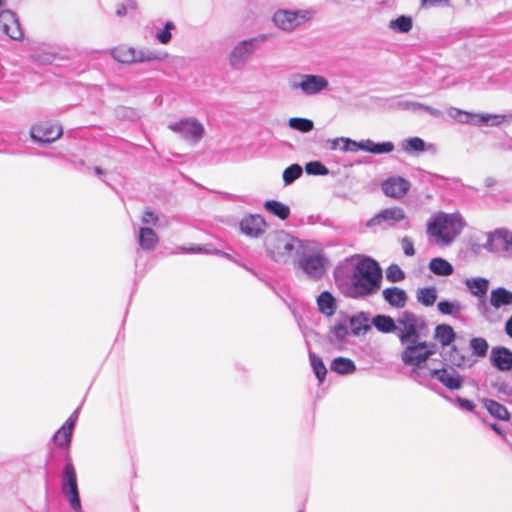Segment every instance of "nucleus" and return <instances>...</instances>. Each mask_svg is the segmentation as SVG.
<instances>
[{
	"label": "nucleus",
	"instance_id": "nucleus-37",
	"mask_svg": "<svg viewBox=\"0 0 512 512\" xmlns=\"http://www.w3.org/2000/svg\"><path fill=\"white\" fill-rule=\"evenodd\" d=\"M439 312L443 315L457 316L463 309V306L457 302L440 301L437 304Z\"/></svg>",
	"mask_w": 512,
	"mask_h": 512
},
{
	"label": "nucleus",
	"instance_id": "nucleus-11",
	"mask_svg": "<svg viewBox=\"0 0 512 512\" xmlns=\"http://www.w3.org/2000/svg\"><path fill=\"white\" fill-rule=\"evenodd\" d=\"M0 28L11 39L20 40L23 37L19 21L10 10L4 9L0 11Z\"/></svg>",
	"mask_w": 512,
	"mask_h": 512
},
{
	"label": "nucleus",
	"instance_id": "nucleus-46",
	"mask_svg": "<svg viewBox=\"0 0 512 512\" xmlns=\"http://www.w3.org/2000/svg\"><path fill=\"white\" fill-rule=\"evenodd\" d=\"M175 28V25L173 22L168 21L164 28L159 31L156 35L157 40L161 44H167L171 40V30Z\"/></svg>",
	"mask_w": 512,
	"mask_h": 512
},
{
	"label": "nucleus",
	"instance_id": "nucleus-40",
	"mask_svg": "<svg viewBox=\"0 0 512 512\" xmlns=\"http://www.w3.org/2000/svg\"><path fill=\"white\" fill-rule=\"evenodd\" d=\"M390 28L402 33H406L412 28V19L409 16H399L390 22Z\"/></svg>",
	"mask_w": 512,
	"mask_h": 512
},
{
	"label": "nucleus",
	"instance_id": "nucleus-52",
	"mask_svg": "<svg viewBox=\"0 0 512 512\" xmlns=\"http://www.w3.org/2000/svg\"><path fill=\"white\" fill-rule=\"evenodd\" d=\"M458 403L459 405L467 410V411H473L476 407V405L471 401V400H468V399H458Z\"/></svg>",
	"mask_w": 512,
	"mask_h": 512
},
{
	"label": "nucleus",
	"instance_id": "nucleus-27",
	"mask_svg": "<svg viewBox=\"0 0 512 512\" xmlns=\"http://www.w3.org/2000/svg\"><path fill=\"white\" fill-rule=\"evenodd\" d=\"M405 218V213L400 207H391L382 210L378 213L372 221L376 224H380L383 221H401Z\"/></svg>",
	"mask_w": 512,
	"mask_h": 512
},
{
	"label": "nucleus",
	"instance_id": "nucleus-30",
	"mask_svg": "<svg viewBox=\"0 0 512 512\" xmlns=\"http://www.w3.org/2000/svg\"><path fill=\"white\" fill-rule=\"evenodd\" d=\"M317 304L320 312L327 316H331L335 313V299L331 293L324 291L317 298Z\"/></svg>",
	"mask_w": 512,
	"mask_h": 512
},
{
	"label": "nucleus",
	"instance_id": "nucleus-25",
	"mask_svg": "<svg viewBox=\"0 0 512 512\" xmlns=\"http://www.w3.org/2000/svg\"><path fill=\"white\" fill-rule=\"evenodd\" d=\"M434 338L438 340L442 346H450L456 338V333L451 325L439 324L434 330Z\"/></svg>",
	"mask_w": 512,
	"mask_h": 512
},
{
	"label": "nucleus",
	"instance_id": "nucleus-48",
	"mask_svg": "<svg viewBox=\"0 0 512 512\" xmlns=\"http://www.w3.org/2000/svg\"><path fill=\"white\" fill-rule=\"evenodd\" d=\"M400 243L406 256L412 257L415 255L414 244L411 238L405 236L400 240Z\"/></svg>",
	"mask_w": 512,
	"mask_h": 512
},
{
	"label": "nucleus",
	"instance_id": "nucleus-38",
	"mask_svg": "<svg viewBox=\"0 0 512 512\" xmlns=\"http://www.w3.org/2000/svg\"><path fill=\"white\" fill-rule=\"evenodd\" d=\"M349 324L353 334L359 335L370 329L367 319L362 316H353L349 319Z\"/></svg>",
	"mask_w": 512,
	"mask_h": 512
},
{
	"label": "nucleus",
	"instance_id": "nucleus-36",
	"mask_svg": "<svg viewBox=\"0 0 512 512\" xmlns=\"http://www.w3.org/2000/svg\"><path fill=\"white\" fill-rule=\"evenodd\" d=\"M470 348L477 357L483 358L488 352L489 345L486 339L474 337L470 340Z\"/></svg>",
	"mask_w": 512,
	"mask_h": 512
},
{
	"label": "nucleus",
	"instance_id": "nucleus-6",
	"mask_svg": "<svg viewBox=\"0 0 512 512\" xmlns=\"http://www.w3.org/2000/svg\"><path fill=\"white\" fill-rule=\"evenodd\" d=\"M424 326L423 322L410 311L402 312L396 320L397 337L402 344L420 339L419 330Z\"/></svg>",
	"mask_w": 512,
	"mask_h": 512
},
{
	"label": "nucleus",
	"instance_id": "nucleus-14",
	"mask_svg": "<svg viewBox=\"0 0 512 512\" xmlns=\"http://www.w3.org/2000/svg\"><path fill=\"white\" fill-rule=\"evenodd\" d=\"M490 360L499 371L508 372L512 370V351L506 347H494L491 350Z\"/></svg>",
	"mask_w": 512,
	"mask_h": 512
},
{
	"label": "nucleus",
	"instance_id": "nucleus-20",
	"mask_svg": "<svg viewBox=\"0 0 512 512\" xmlns=\"http://www.w3.org/2000/svg\"><path fill=\"white\" fill-rule=\"evenodd\" d=\"M254 40H244L231 52L230 63L233 66L242 64L253 53Z\"/></svg>",
	"mask_w": 512,
	"mask_h": 512
},
{
	"label": "nucleus",
	"instance_id": "nucleus-53",
	"mask_svg": "<svg viewBox=\"0 0 512 512\" xmlns=\"http://www.w3.org/2000/svg\"><path fill=\"white\" fill-rule=\"evenodd\" d=\"M505 332L509 337L512 338V316L506 322Z\"/></svg>",
	"mask_w": 512,
	"mask_h": 512
},
{
	"label": "nucleus",
	"instance_id": "nucleus-9",
	"mask_svg": "<svg viewBox=\"0 0 512 512\" xmlns=\"http://www.w3.org/2000/svg\"><path fill=\"white\" fill-rule=\"evenodd\" d=\"M299 266L308 276L320 278L325 272V257L321 251H317L304 256Z\"/></svg>",
	"mask_w": 512,
	"mask_h": 512
},
{
	"label": "nucleus",
	"instance_id": "nucleus-18",
	"mask_svg": "<svg viewBox=\"0 0 512 512\" xmlns=\"http://www.w3.org/2000/svg\"><path fill=\"white\" fill-rule=\"evenodd\" d=\"M298 86L306 94H316L327 88L328 81L322 76L305 75Z\"/></svg>",
	"mask_w": 512,
	"mask_h": 512
},
{
	"label": "nucleus",
	"instance_id": "nucleus-19",
	"mask_svg": "<svg viewBox=\"0 0 512 512\" xmlns=\"http://www.w3.org/2000/svg\"><path fill=\"white\" fill-rule=\"evenodd\" d=\"M75 425V418L69 417L63 426L55 433L54 443L61 448H68Z\"/></svg>",
	"mask_w": 512,
	"mask_h": 512
},
{
	"label": "nucleus",
	"instance_id": "nucleus-34",
	"mask_svg": "<svg viewBox=\"0 0 512 512\" xmlns=\"http://www.w3.org/2000/svg\"><path fill=\"white\" fill-rule=\"evenodd\" d=\"M372 323L382 333L396 331V321L390 316L377 315L373 318Z\"/></svg>",
	"mask_w": 512,
	"mask_h": 512
},
{
	"label": "nucleus",
	"instance_id": "nucleus-45",
	"mask_svg": "<svg viewBox=\"0 0 512 512\" xmlns=\"http://www.w3.org/2000/svg\"><path fill=\"white\" fill-rule=\"evenodd\" d=\"M386 277L391 282H399L405 278L403 270L398 265H390L386 270Z\"/></svg>",
	"mask_w": 512,
	"mask_h": 512
},
{
	"label": "nucleus",
	"instance_id": "nucleus-43",
	"mask_svg": "<svg viewBox=\"0 0 512 512\" xmlns=\"http://www.w3.org/2000/svg\"><path fill=\"white\" fill-rule=\"evenodd\" d=\"M305 171L309 175H327L328 168L319 161H311L305 165Z\"/></svg>",
	"mask_w": 512,
	"mask_h": 512
},
{
	"label": "nucleus",
	"instance_id": "nucleus-16",
	"mask_svg": "<svg viewBox=\"0 0 512 512\" xmlns=\"http://www.w3.org/2000/svg\"><path fill=\"white\" fill-rule=\"evenodd\" d=\"M448 361L459 368L471 367L476 360L469 354L465 346L453 345L448 352Z\"/></svg>",
	"mask_w": 512,
	"mask_h": 512
},
{
	"label": "nucleus",
	"instance_id": "nucleus-5",
	"mask_svg": "<svg viewBox=\"0 0 512 512\" xmlns=\"http://www.w3.org/2000/svg\"><path fill=\"white\" fill-rule=\"evenodd\" d=\"M328 144L331 150H340L343 152H357L363 150L374 154H384L390 153L394 149L392 142L375 143L370 139L357 142L345 137L330 139L328 140Z\"/></svg>",
	"mask_w": 512,
	"mask_h": 512
},
{
	"label": "nucleus",
	"instance_id": "nucleus-29",
	"mask_svg": "<svg viewBox=\"0 0 512 512\" xmlns=\"http://www.w3.org/2000/svg\"><path fill=\"white\" fill-rule=\"evenodd\" d=\"M264 208L281 220H286L290 216V208L277 200H267Z\"/></svg>",
	"mask_w": 512,
	"mask_h": 512
},
{
	"label": "nucleus",
	"instance_id": "nucleus-35",
	"mask_svg": "<svg viewBox=\"0 0 512 512\" xmlns=\"http://www.w3.org/2000/svg\"><path fill=\"white\" fill-rule=\"evenodd\" d=\"M417 299L424 306H432L437 299V290L435 287L422 288L417 293Z\"/></svg>",
	"mask_w": 512,
	"mask_h": 512
},
{
	"label": "nucleus",
	"instance_id": "nucleus-49",
	"mask_svg": "<svg viewBox=\"0 0 512 512\" xmlns=\"http://www.w3.org/2000/svg\"><path fill=\"white\" fill-rule=\"evenodd\" d=\"M142 222L145 224L156 225L158 222V216L150 210H146L142 216Z\"/></svg>",
	"mask_w": 512,
	"mask_h": 512
},
{
	"label": "nucleus",
	"instance_id": "nucleus-1",
	"mask_svg": "<svg viewBox=\"0 0 512 512\" xmlns=\"http://www.w3.org/2000/svg\"><path fill=\"white\" fill-rule=\"evenodd\" d=\"M268 254L275 262L287 263L303 250V242L285 231H276L266 239Z\"/></svg>",
	"mask_w": 512,
	"mask_h": 512
},
{
	"label": "nucleus",
	"instance_id": "nucleus-13",
	"mask_svg": "<svg viewBox=\"0 0 512 512\" xmlns=\"http://www.w3.org/2000/svg\"><path fill=\"white\" fill-rule=\"evenodd\" d=\"M381 187L386 196L400 199L407 194L410 183L402 177H391L383 181Z\"/></svg>",
	"mask_w": 512,
	"mask_h": 512
},
{
	"label": "nucleus",
	"instance_id": "nucleus-56",
	"mask_svg": "<svg viewBox=\"0 0 512 512\" xmlns=\"http://www.w3.org/2000/svg\"><path fill=\"white\" fill-rule=\"evenodd\" d=\"M94 171H95V173H96L97 175H102V174L104 173L103 169H102L101 167H99V166H96V167L94 168Z\"/></svg>",
	"mask_w": 512,
	"mask_h": 512
},
{
	"label": "nucleus",
	"instance_id": "nucleus-8",
	"mask_svg": "<svg viewBox=\"0 0 512 512\" xmlns=\"http://www.w3.org/2000/svg\"><path fill=\"white\" fill-rule=\"evenodd\" d=\"M312 17L313 13L309 10L290 11L280 9L274 13L273 22L280 29L290 31L307 22Z\"/></svg>",
	"mask_w": 512,
	"mask_h": 512
},
{
	"label": "nucleus",
	"instance_id": "nucleus-50",
	"mask_svg": "<svg viewBox=\"0 0 512 512\" xmlns=\"http://www.w3.org/2000/svg\"><path fill=\"white\" fill-rule=\"evenodd\" d=\"M333 331L338 339H343L348 334L347 326L345 323L336 324Z\"/></svg>",
	"mask_w": 512,
	"mask_h": 512
},
{
	"label": "nucleus",
	"instance_id": "nucleus-57",
	"mask_svg": "<svg viewBox=\"0 0 512 512\" xmlns=\"http://www.w3.org/2000/svg\"><path fill=\"white\" fill-rule=\"evenodd\" d=\"M5 4H6V0H0V11L4 10Z\"/></svg>",
	"mask_w": 512,
	"mask_h": 512
},
{
	"label": "nucleus",
	"instance_id": "nucleus-23",
	"mask_svg": "<svg viewBox=\"0 0 512 512\" xmlns=\"http://www.w3.org/2000/svg\"><path fill=\"white\" fill-rule=\"evenodd\" d=\"M482 404L492 417L501 421L510 420V412L504 405L500 404L499 402L492 399H483Z\"/></svg>",
	"mask_w": 512,
	"mask_h": 512
},
{
	"label": "nucleus",
	"instance_id": "nucleus-41",
	"mask_svg": "<svg viewBox=\"0 0 512 512\" xmlns=\"http://www.w3.org/2000/svg\"><path fill=\"white\" fill-rule=\"evenodd\" d=\"M288 123L291 128L304 133L311 131L314 127L313 121L306 118H290Z\"/></svg>",
	"mask_w": 512,
	"mask_h": 512
},
{
	"label": "nucleus",
	"instance_id": "nucleus-47",
	"mask_svg": "<svg viewBox=\"0 0 512 512\" xmlns=\"http://www.w3.org/2000/svg\"><path fill=\"white\" fill-rule=\"evenodd\" d=\"M405 150L422 152L425 150V142L419 137L410 138L406 141Z\"/></svg>",
	"mask_w": 512,
	"mask_h": 512
},
{
	"label": "nucleus",
	"instance_id": "nucleus-54",
	"mask_svg": "<svg viewBox=\"0 0 512 512\" xmlns=\"http://www.w3.org/2000/svg\"><path fill=\"white\" fill-rule=\"evenodd\" d=\"M489 427L495 431L498 435L502 436V437H505V433L503 432V430L495 423H490L489 424Z\"/></svg>",
	"mask_w": 512,
	"mask_h": 512
},
{
	"label": "nucleus",
	"instance_id": "nucleus-17",
	"mask_svg": "<svg viewBox=\"0 0 512 512\" xmlns=\"http://www.w3.org/2000/svg\"><path fill=\"white\" fill-rule=\"evenodd\" d=\"M173 129L195 142L199 141L204 134L203 126L197 121L181 120L173 126Z\"/></svg>",
	"mask_w": 512,
	"mask_h": 512
},
{
	"label": "nucleus",
	"instance_id": "nucleus-24",
	"mask_svg": "<svg viewBox=\"0 0 512 512\" xmlns=\"http://www.w3.org/2000/svg\"><path fill=\"white\" fill-rule=\"evenodd\" d=\"M490 303L496 309L511 305L512 292L502 287L493 289L490 293Z\"/></svg>",
	"mask_w": 512,
	"mask_h": 512
},
{
	"label": "nucleus",
	"instance_id": "nucleus-22",
	"mask_svg": "<svg viewBox=\"0 0 512 512\" xmlns=\"http://www.w3.org/2000/svg\"><path fill=\"white\" fill-rule=\"evenodd\" d=\"M469 122L474 125L498 126L506 121L502 114H469Z\"/></svg>",
	"mask_w": 512,
	"mask_h": 512
},
{
	"label": "nucleus",
	"instance_id": "nucleus-15",
	"mask_svg": "<svg viewBox=\"0 0 512 512\" xmlns=\"http://www.w3.org/2000/svg\"><path fill=\"white\" fill-rule=\"evenodd\" d=\"M432 378H436L445 387L451 390H458L462 387L463 380L454 370L446 368L433 369L430 373Z\"/></svg>",
	"mask_w": 512,
	"mask_h": 512
},
{
	"label": "nucleus",
	"instance_id": "nucleus-28",
	"mask_svg": "<svg viewBox=\"0 0 512 512\" xmlns=\"http://www.w3.org/2000/svg\"><path fill=\"white\" fill-rule=\"evenodd\" d=\"M159 238L154 230L143 227L139 230V244L143 250H153L158 244Z\"/></svg>",
	"mask_w": 512,
	"mask_h": 512
},
{
	"label": "nucleus",
	"instance_id": "nucleus-10",
	"mask_svg": "<svg viewBox=\"0 0 512 512\" xmlns=\"http://www.w3.org/2000/svg\"><path fill=\"white\" fill-rule=\"evenodd\" d=\"M63 134L62 126L49 120L41 121L36 125L34 141L51 143L59 139Z\"/></svg>",
	"mask_w": 512,
	"mask_h": 512
},
{
	"label": "nucleus",
	"instance_id": "nucleus-42",
	"mask_svg": "<svg viewBox=\"0 0 512 512\" xmlns=\"http://www.w3.org/2000/svg\"><path fill=\"white\" fill-rule=\"evenodd\" d=\"M310 359L313 371L317 379L319 380V382H323L327 374V369L323 361L315 355L311 356Z\"/></svg>",
	"mask_w": 512,
	"mask_h": 512
},
{
	"label": "nucleus",
	"instance_id": "nucleus-12",
	"mask_svg": "<svg viewBox=\"0 0 512 512\" xmlns=\"http://www.w3.org/2000/svg\"><path fill=\"white\" fill-rule=\"evenodd\" d=\"M240 230L248 237L258 238L265 233L266 222L264 218L258 214L248 215L240 221Z\"/></svg>",
	"mask_w": 512,
	"mask_h": 512
},
{
	"label": "nucleus",
	"instance_id": "nucleus-2",
	"mask_svg": "<svg viewBox=\"0 0 512 512\" xmlns=\"http://www.w3.org/2000/svg\"><path fill=\"white\" fill-rule=\"evenodd\" d=\"M382 271L376 261L370 258L361 259L353 273V286L359 295L365 296L380 288Z\"/></svg>",
	"mask_w": 512,
	"mask_h": 512
},
{
	"label": "nucleus",
	"instance_id": "nucleus-55",
	"mask_svg": "<svg viewBox=\"0 0 512 512\" xmlns=\"http://www.w3.org/2000/svg\"><path fill=\"white\" fill-rule=\"evenodd\" d=\"M55 59L54 55L38 56V60L42 63H51Z\"/></svg>",
	"mask_w": 512,
	"mask_h": 512
},
{
	"label": "nucleus",
	"instance_id": "nucleus-7",
	"mask_svg": "<svg viewBox=\"0 0 512 512\" xmlns=\"http://www.w3.org/2000/svg\"><path fill=\"white\" fill-rule=\"evenodd\" d=\"M62 493L69 501L73 510L76 512H81L82 506L79 497L77 474L75 467L70 459H68L63 471Z\"/></svg>",
	"mask_w": 512,
	"mask_h": 512
},
{
	"label": "nucleus",
	"instance_id": "nucleus-3",
	"mask_svg": "<svg viewBox=\"0 0 512 512\" xmlns=\"http://www.w3.org/2000/svg\"><path fill=\"white\" fill-rule=\"evenodd\" d=\"M462 223L458 217L439 214L428 223L427 232L441 244H449L461 231Z\"/></svg>",
	"mask_w": 512,
	"mask_h": 512
},
{
	"label": "nucleus",
	"instance_id": "nucleus-51",
	"mask_svg": "<svg viewBox=\"0 0 512 512\" xmlns=\"http://www.w3.org/2000/svg\"><path fill=\"white\" fill-rule=\"evenodd\" d=\"M450 0H421L423 7H433L438 5H449Z\"/></svg>",
	"mask_w": 512,
	"mask_h": 512
},
{
	"label": "nucleus",
	"instance_id": "nucleus-21",
	"mask_svg": "<svg viewBox=\"0 0 512 512\" xmlns=\"http://www.w3.org/2000/svg\"><path fill=\"white\" fill-rule=\"evenodd\" d=\"M384 299L393 307L403 308L407 302L406 292L398 287L386 288L382 292Z\"/></svg>",
	"mask_w": 512,
	"mask_h": 512
},
{
	"label": "nucleus",
	"instance_id": "nucleus-26",
	"mask_svg": "<svg viewBox=\"0 0 512 512\" xmlns=\"http://www.w3.org/2000/svg\"><path fill=\"white\" fill-rule=\"evenodd\" d=\"M113 57L120 63L130 64L143 61V58L136 55V51L127 46H120L113 50Z\"/></svg>",
	"mask_w": 512,
	"mask_h": 512
},
{
	"label": "nucleus",
	"instance_id": "nucleus-31",
	"mask_svg": "<svg viewBox=\"0 0 512 512\" xmlns=\"http://www.w3.org/2000/svg\"><path fill=\"white\" fill-rule=\"evenodd\" d=\"M330 368L333 372L341 375L351 374L356 370L354 362L344 357L335 358L332 361Z\"/></svg>",
	"mask_w": 512,
	"mask_h": 512
},
{
	"label": "nucleus",
	"instance_id": "nucleus-33",
	"mask_svg": "<svg viewBox=\"0 0 512 512\" xmlns=\"http://www.w3.org/2000/svg\"><path fill=\"white\" fill-rule=\"evenodd\" d=\"M429 269L436 275L449 276L453 273V266L445 259L433 258L429 263Z\"/></svg>",
	"mask_w": 512,
	"mask_h": 512
},
{
	"label": "nucleus",
	"instance_id": "nucleus-4",
	"mask_svg": "<svg viewBox=\"0 0 512 512\" xmlns=\"http://www.w3.org/2000/svg\"><path fill=\"white\" fill-rule=\"evenodd\" d=\"M436 352V345L432 342L412 340L406 343L401 352L402 362L413 370L425 367L427 360Z\"/></svg>",
	"mask_w": 512,
	"mask_h": 512
},
{
	"label": "nucleus",
	"instance_id": "nucleus-32",
	"mask_svg": "<svg viewBox=\"0 0 512 512\" xmlns=\"http://www.w3.org/2000/svg\"><path fill=\"white\" fill-rule=\"evenodd\" d=\"M466 286L474 296L483 297L488 291L489 281L485 278H471L466 280Z\"/></svg>",
	"mask_w": 512,
	"mask_h": 512
},
{
	"label": "nucleus",
	"instance_id": "nucleus-44",
	"mask_svg": "<svg viewBox=\"0 0 512 512\" xmlns=\"http://www.w3.org/2000/svg\"><path fill=\"white\" fill-rule=\"evenodd\" d=\"M136 9V0H125L123 3H119L116 5L115 13L119 17H124L127 15L128 10L134 11Z\"/></svg>",
	"mask_w": 512,
	"mask_h": 512
},
{
	"label": "nucleus",
	"instance_id": "nucleus-39",
	"mask_svg": "<svg viewBox=\"0 0 512 512\" xmlns=\"http://www.w3.org/2000/svg\"><path fill=\"white\" fill-rule=\"evenodd\" d=\"M302 167L299 164H292L282 174L285 185H289L302 175Z\"/></svg>",
	"mask_w": 512,
	"mask_h": 512
}]
</instances>
